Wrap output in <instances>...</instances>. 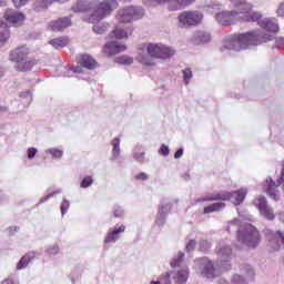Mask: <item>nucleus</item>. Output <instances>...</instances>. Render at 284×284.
<instances>
[{
  "instance_id": "1",
  "label": "nucleus",
  "mask_w": 284,
  "mask_h": 284,
  "mask_svg": "<svg viewBox=\"0 0 284 284\" xmlns=\"http://www.w3.org/2000/svg\"><path fill=\"white\" fill-rule=\"evenodd\" d=\"M258 26L261 29L227 37L221 47V52L227 50L241 52V50H247L254 45L267 43L278 32V21L275 18H263L258 21Z\"/></svg>"
},
{
  "instance_id": "2",
  "label": "nucleus",
  "mask_w": 284,
  "mask_h": 284,
  "mask_svg": "<svg viewBox=\"0 0 284 284\" xmlns=\"http://www.w3.org/2000/svg\"><path fill=\"white\" fill-rule=\"evenodd\" d=\"M216 256L217 261L214 266V262H212L207 257H200L194 261V270L201 276L205 278H216L221 272L227 271L232 267L230 261H232V246L221 242L216 247Z\"/></svg>"
},
{
  "instance_id": "3",
  "label": "nucleus",
  "mask_w": 284,
  "mask_h": 284,
  "mask_svg": "<svg viewBox=\"0 0 284 284\" xmlns=\"http://www.w3.org/2000/svg\"><path fill=\"white\" fill-rule=\"evenodd\" d=\"M138 61H140V63L154 67L156 65V62H154L152 59H161L162 61H168V59H172V57L176 54V50L163 43L149 42L146 44H142L138 49Z\"/></svg>"
},
{
  "instance_id": "4",
  "label": "nucleus",
  "mask_w": 284,
  "mask_h": 284,
  "mask_svg": "<svg viewBox=\"0 0 284 284\" xmlns=\"http://www.w3.org/2000/svg\"><path fill=\"white\" fill-rule=\"evenodd\" d=\"M232 227L239 230L237 241L242 245H245L246 247H256V245L261 243V234H258V230H256L254 225L250 223L241 225V221L234 219L229 222V226L226 227L227 232H231Z\"/></svg>"
},
{
  "instance_id": "5",
  "label": "nucleus",
  "mask_w": 284,
  "mask_h": 284,
  "mask_svg": "<svg viewBox=\"0 0 284 284\" xmlns=\"http://www.w3.org/2000/svg\"><path fill=\"white\" fill-rule=\"evenodd\" d=\"M116 8H119V1L116 0H103L101 2L97 0V6L93 9V12L90 16L83 17V21H85V23H99L100 21H103V19L111 17Z\"/></svg>"
},
{
  "instance_id": "6",
  "label": "nucleus",
  "mask_w": 284,
  "mask_h": 284,
  "mask_svg": "<svg viewBox=\"0 0 284 284\" xmlns=\"http://www.w3.org/2000/svg\"><path fill=\"white\" fill-rule=\"evenodd\" d=\"M26 21V14L23 12L9 9L4 13V20H0V43H6L10 39V26H22Z\"/></svg>"
},
{
  "instance_id": "7",
  "label": "nucleus",
  "mask_w": 284,
  "mask_h": 284,
  "mask_svg": "<svg viewBox=\"0 0 284 284\" xmlns=\"http://www.w3.org/2000/svg\"><path fill=\"white\" fill-rule=\"evenodd\" d=\"M245 196H247V189L242 187L233 192L222 191L206 197H200L195 200V203H205V201H231L233 205H241V203L245 201Z\"/></svg>"
},
{
  "instance_id": "8",
  "label": "nucleus",
  "mask_w": 284,
  "mask_h": 284,
  "mask_svg": "<svg viewBox=\"0 0 284 284\" xmlns=\"http://www.w3.org/2000/svg\"><path fill=\"white\" fill-rule=\"evenodd\" d=\"M145 14V9L139 6H128L119 9L115 19L120 23H132V21H139L143 19Z\"/></svg>"
},
{
  "instance_id": "9",
  "label": "nucleus",
  "mask_w": 284,
  "mask_h": 284,
  "mask_svg": "<svg viewBox=\"0 0 284 284\" xmlns=\"http://www.w3.org/2000/svg\"><path fill=\"white\" fill-rule=\"evenodd\" d=\"M80 65H77L72 69L64 67L62 71V77L70 78V77H73L74 74H81V72H83V68H87V70H95L97 60H94L92 55L83 54L80 60Z\"/></svg>"
},
{
  "instance_id": "10",
  "label": "nucleus",
  "mask_w": 284,
  "mask_h": 284,
  "mask_svg": "<svg viewBox=\"0 0 284 284\" xmlns=\"http://www.w3.org/2000/svg\"><path fill=\"white\" fill-rule=\"evenodd\" d=\"M253 203L263 219H266V221H274V219H276L274 209L267 204V199H265V196L255 197Z\"/></svg>"
},
{
  "instance_id": "11",
  "label": "nucleus",
  "mask_w": 284,
  "mask_h": 284,
  "mask_svg": "<svg viewBox=\"0 0 284 284\" xmlns=\"http://www.w3.org/2000/svg\"><path fill=\"white\" fill-rule=\"evenodd\" d=\"M190 276V268L184 267L171 273H166L160 281V284H171L170 278H173L176 284L187 283Z\"/></svg>"
},
{
  "instance_id": "12",
  "label": "nucleus",
  "mask_w": 284,
  "mask_h": 284,
  "mask_svg": "<svg viewBox=\"0 0 284 284\" xmlns=\"http://www.w3.org/2000/svg\"><path fill=\"white\" fill-rule=\"evenodd\" d=\"M203 21L201 11H184L179 16V22L182 26H199Z\"/></svg>"
},
{
  "instance_id": "13",
  "label": "nucleus",
  "mask_w": 284,
  "mask_h": 284,
  "mask_svg": "<svg viewBox=\"0 0 284 284\" xmlns=\"http://www.w3.org/2000/svg\"><path fill=\"white\" fill-rule=\"evenodd\" d=\"M215 20L220 26H232L236 21H241L239 11H222L215 14Z\"/></svg>"
},
{
  "instance_id": "14",
  "label": "nucleus",
  "mask_w": 284,
  "mask_h": 284,
  "mask_svg": "<svg viewBox=\"0 0 284 284\" xmlns=\"http://www.w3.org/2000/svg\"><path fill=\"white\" fill-rule=\"evenodd\" d=\"M124 224H115L113 227L109 229L106 235L104 236L103 243L105 245L114 244L116 241L121 240V234L125 233Z\"/></svg>"
},
{
  "instance_id": "15",
  "label": "nucleus",
  "mask_w": 284,
  "mask_h": 284,
  "mask_svg": "<svg viewBox=\"0 0 284 284\" xmlns=\"http://www.w3.org/2000/svg\"><path fill=\"white\" fill-rule=\"evenodd\" d=\"M172 210V203L170 200L165 199L162 200L158 207V214L155 216V225H159L161 227L162 225H165V219H168V213Z\"/></svg>"
},
{
  "instance_id": "16",
  "label": "nucleus",
  "mask_w": 284,
  "mask_h": 284,
  "mask_svg": "<svg viewBox=\"0 0 284 284\" xmlns=\"http://www.w3.org/2000/svg\"><path fill=\"white\" fill-rule=\"evenodd\" d=\"M263 190L266 192L267 196L273 201H281V192L278 191V185L272 178H267L263 183Z\"/></svg>"
},
{
  "instance_id": "17",
  "label": "nucleus",
  "mask_w": 284,
  "mask_h": 284,
  "mask_svg": "<svg viewBox=\"0 0 284 284\" xmlns=\"http://www.w3.org/2000/svg\"><path fill=\"white\" fill-rule=\"evenodd\" d=\"M128 47L125 44H121L118 41L106 42L103 47V52L108 57H114V54H119L120 52H125Z\"/></svg>"
},
{
  "instance_id": "18",
  "label": "nucleus",
  "mask_w": 284,
  "mask_h": 284,
  "mask_svg": "<svg viewBox=\"0 0 284 284\" xmlns=\"http://www.w3.org/2000/svg\"><path fill=\"white\" fill-rule=\"evenodd\" d=\"M70 26H72V19L63 17L51 21L49 23V30H52V32H63V30H65V28H70Z\"/></svg>"
},
{
  "instance_id": "19",
  "label": "nucleus",
  "mask_w": 284,
  "mask_h": 284,
  "mask_svg": "<svg viewBox=\"0 0 284 284\" xmlns=\"http://www.w3.org/2000/svg\"><path fill=\"white\" fill-rule=\"evenodd\" d=\"M97 8V0H78L71 9L73 12H90Z\"/></svg>"
},
{
  "instance_id": "20",
  "label": "nucleus",
  "mask_w": 284,
  "mask_h": 284,
  "mask_svg": "<svg viewBox=\"0 0 284 284\" xmlns=\"http://www.w3.org/2000/svg\"><path fill=\"white\" fill-rule=\"evenodd\" d=\"M70 0H34L33 10L34 12H45L54 2L67 3Z\"/></svg>"
},
{
  "instance_id": "21",
  "label": "nucleus",
  "mask_w": 284,
  "mask_h": 284,
  "mask_svg": "<svg viewBox=\"0 0 284 284\" xmlns=\"http://www.w3.org/2000/svg\"><path fill=\"white\" fill-rule=\"evenodd\" d=\"M212 41V34L207 31H195L192 37V42L195 45H205V43H210Z\"/></svg>"
},
{
  "instance_id": "22",
  "label": "nucleus",
  "mask_w": 284,
  "mask_h": 284,
  "mask_svg": "<svg viewBox=\"0 0 284 284\" xmlns=\"http://www.w3.org/2000/svg\"><path fill=\"white\" fill-rule=\"evenodd\" d=\"M28 48L20 47L10 53V61H14V63H21V61H26L28 59Z\"/></svg>"
},
{
  "instance_id": "23",
  "label": "nucleus",
  "mask_w": 284,
  "mask_h": 284,
  "mask_svg": "<svg viewBox=\"0 0 284 284\" xmlns=\"http://www.w3.org/2000/svg\"><path fill=\"white\" fill-rule=\"evenodd\" d=\"M231 8H234L233 11L239 12L240 17L242 12H248V10H252V6L247 0H231Z\"/></svg>"
},
{
  "instance_id": "24",
  "label": "nucleus",
  "mask_w": 284,
  "mask_h": 284,
  "mask_svg": "<svg viewBox=\"0 0 284 284\" xmlns=\"http://www.w3.org/2000/svg\"><path fill=\"white\" fill-rule=\"evenodd\" d=\"M185 258V253H183L182 251L178 252L171 260V267L174 270L172 272H179V270H183L184 267L187 266H183L181 267V263H183V260Z\"/></svg>"
},
{
  "instance_id": "25",
  "label": "nucleus",
  "mask_w": 284,
  "mask_h": 284,
  "mask_svg": "<svg viewBox=\"0 0 284 284\" xmlns=\"http://www.w3.org/2000/svg\"><path fill=\"white\" fill-rule=\"evenodd\" d=\"M34 65H37V61L27 58L26 60L18 62L16 64V68L19 72H30V70H32V68H34Z\"/></svg>"
},
{
  "instance_id": "26",
  "label": "nucleus",
  "mask_w": 284,
  "mask_h": 284,
  "mask_svg": "<svg viewBox=\"0 0 284 284\" xmlns=\"http://www.w3.org/2000/svg\"><path fill=\"white\" fill-rule=\"evenodd\" d=\"M111 161H116L121 156V138H114L111 141Z\"/></svg>"
},
{
  "instance_id": "27",
  "label": "nucleus",
  "mask_w": 284,
  "mask_h": 284,
  "mask_svg": "<svg viewBox=\"0 0 284 284\" xmlns=\"http://www.w3.org/2000/svg\"><path fill=\"white\" fill-rule=\"evenodd\" d=\"M261 13L256 12V11H252V10H248L246 12H242L241 16H240V20L242 21H248V22H256L257 21V24L258 22L261 21Z\"/></svg>"
},
{
  "instance_id": "28",
  "label": "nucleus",
  "mask_w": 284,
  "mask_h": 284,
  "mask_svg": "<svg viewBox=\"0 0 284 284\" xmlns=\"http://www.w3.org/2000/svg\"><path fill=\"white\" fill-rule=\"evenodd\" d=\"M132 27H129L128 30L125 31L123 28L120 26L115 27V29L112 31L111 37L115 39H128L130 34H132Z\"/></svg>"
},
{
  "instance_id": "29",
  "label": "nucleus",
  "mask_w": 284,
  "mask_h": 284,
  "mask_svg": "<svg viewBox=\"0 0 284 284\" xmlns=\"http://www.w3.org/2000/svg\"><path fill=\"white\" fill-rule=\"evenodd\" d=\"M225 210V203L224 202H215L209 206H205L203 210V214H212L214 212H221Z\"/></svg>"
},
{
  "instance_id": "30",
  "label": "nucleus",
  "mask_w": 284,
  "mask_h": 284,
  "mask_svg": "<svg viewBox=\"0 0 284 284\" xmlns=\"http://www.w3.org/2000/svg\"><path fill=\"white\" fill-rule=\"evenodd\" d=\"M133 159L138 163H144L145 161V151L143 150V145L136 144L133 150Z\"/></svg>"
},
{
  "instance_id": "31",
  "label": "nucleus",
  "mask_w": 284,
  "mask_h": 284,
  "mask_svg": "<svg viewBox=\"0 0 284 284\" xmlns=\"http://www.w3.org/2000/svg\"><path fill=\"white\" fill-rule=\"evenodd\" d=\"M44 154H49L54 161H61V159H63L64 151L63 149L49 148L44 151Z\"/></svg>"
},
{
  "instance_id": "32",
  "label": "nucleus",
  "mask_w": 284,
  "mask_h": 284,
  "mask_svg": "<svg viewBox=\"0 0 284 284\" xmlns=\"http://www.w3.org/2000/svg\"><path fill=\"white\" fill-rule=\"evenodd\" d=\"M32 258H34V256H32V254H26L23 255L19 262L16 265V270H18V272H21V270H26V267H28V265H30Z\"/></svg>"
},
{
  "instance_id": "33",
  "label": "nucleus",
  "mask_w": 284,
  "mask_h": 284,
  "mask_svg": "<svg viewBox=\"0 0 284 284\" xmlns=\"http://www.w3.org/2000/svg\"><path fill=\"white\" fill-rule=\"evenodd\" d=\"M196 0H175L173 4H171L170 10H182V8H187V6H192Z\"/></svg>"
},
{
  "instance_id": "34",
  "label": "nucleus",
  "mask_w": 284,
  "mask_h": 284,
  "mask_svg": "<svg viewBox=\"0 0 284 284\" xmlns=\"http://www.w3.org/2000/svg\"><path fill=\"white\" fill-rule=\"evenodd\" d=\"M50 45H52V48H55V50L65 48V45H68L69 40L65 37H60V38H55L52 39L51 41H49Z\"/></svg>"
},
{
  "instance_id": "35",
  "label": "nucleus",
  "mask_w": 284,
  "mask_h": 284,
  "mask_svg": "<svg viewBox=\"0 0 284 284\" xmlns=\"http://www.w3.org/2000/svg\"><path fill=\"white\" fill-rule=\"evenodd\" d=\"M61 253V246L59 245V243H53V244H49L45 250H44V254H47V256H58V254Z\"/></svg>"
},
{
  "instance_id": "36",
  "label": "nucleus",
  "mask_w": 284,
  "mask_h": 284,
  "mask_svg": "<svg viewBox=\"0 0 284 284\" xmlns=\"http://www.w3.org/2000/svg\"><path fill=\"white\" fill-rule=\"evenodd\" d=\"M20 101L24 108H28L32 103V91L27 90L20 93Z\"/></svg>"
},
{
  "instance_id": "37",
  "label": "nucleus",
  "mask_w": 284,
  "mask_h": 284,
  "mask_svg": "<svg viewBox=\"0 0 284 284\" xmlns=\"http://www.w3.org/2000/svg\"><path fill=\"white\" fill-rule=\"evenodd\" d=\"M241 272L242 274H245L248 281H254V276H256V272L254 271V267H252L250 264L244 265Z\"/></svg>"
},
{
  "instance_id": "38",
  "label": "nucleus",
  "mask_w": 284,
  "mask_h": 284,
  "mask_svg": "<svg viewBox=\"0 0 284 284\" xmlns=\"http://www.w3.org/2000/svg\"><path fill=\"white\" fill-rule=\"evenodd\" d=\"M174 1L176 0H143V3L148 8H152L156 6V3H169V10H170V7L173 6Z\"/></svg>"
},
{
  "instance_id": "39",
  "label": "nucleus",
  "mask_w": 284,
  "mask_h": 284,
  "mask_svg": "<svg viewBox=\"0 0 284 284\" xmlns=\"http://www.w3.org/2000/svg\"><path fill=\"white\" fill-rule=\"evenodd\" d=\"M115 63H119L120 65H132V63H134V58L130 55H120L115 58Z\"/></svg>"
},
{
  "instance_id": "40",
  "label": "nucleus",
  "mask_w": 284,
  "mask_h": 284,
  "mask_svg": "<svg viewBox=\"0 0 284 284\" xmlns=\"http://www.w3.org/2000/svg\"><path fill=\"white\" fill-rule=\"evenodd\" d=\"M106 31H108V23L105 22L93 23V32H95V34H103Z\"/></svg>"
},
{
  "instance_id": "41",
  "label": "nucleus",
  "mask_w": 284,
  "mask_h": 284,
  "mask_svg": "<svg viewBox=\"0 0 284 284\" xmlns=\"http://www.w3.org/2000/svg\"><path fill=\"white\" fill-rule=\"evenodd\" d=\"M93 183H94V178H92V175H87L80 182V187L82 190H88V187H92Z\"/></svg>"
},
{
  "instance_id": "42",
  "label": "nucleus",
  "mask_w": 284,
  "mask_h": 284,
  "mask_svg": "<svg viewBox=\"0 0 284 284\" xmlns=\"http://www.w3.org/2000/svg\"><path fill=\"white\" fill-rule=\"evenodd\" d=\"M182 74H183V83L184 85H190V81H192V78L194 77L192 74V70L186 68L182 71Z\"/></svg>"
},
{
  "instance_id": "43",
  "label": "nucleus",
  "mask_w": 284,
  "mask_h": 284,
  "mask_svg": "<svg viewBox=\"0 0 284 284\" xmlns=\"http://www.w3.org/2000/svg\"><path fill=\"white\" fill-rule=\"evenodd\" d=\"M112 214L114 219H125V210L122 206L115 205L113 207Z\"/></svg>"
},
{
  "instance_id": "44",
  "label": "nucleus",
  "mask_w": 284,
  "mask_h": 284,
  "mask_svg": "<svg viewBox=\"0 0 284 284\" xmlns=\"http://www.w3.org/2000/svg\"><path fill=\"white\" fill-rule=\"evenodd\" d=\"M60 210L62 216H65V214H68V211L70 210V201H68V199L63 197Z\"/></svg>"
},
{
  "instance_id": "45",
  "label": "nucleus",
  "mask_w": 284,
  "mask_h": 284,
  "mask_svg": "<svg viewBox=\"0 0 284 284\" xmlns=\"http://www.w3.org/2000/svg\"><path fill=\"white\" fill-rule=\"evenodd\" d=\"M212 244L207 240L200 241V251L201 252H210Z\"/></svg>"
},
{
  "instance_id": "46",
  "label": "nucleus",
  "mask_w": 284,
  "mask_h": 284,
  "mask_svg": "<svg viewBox=\"0 0 284 284\" xmlns=\"http://www.w3.org/2000/svg\"><path fill=\"white\" fill-rule=\"evenodd\" d=\"M232 284H247V280H245L243 276L235 274L233 275L231 280Z\"/></svg>"
},
{
  "instance_id": "47",
  "label": "nucleus",
  "mask_w": 284,
  "mask_h": 284,
  "mask_svg": "<svg viewBox=\"0 0 284 284\" xmlns=\"http://www.w3.org/2000/svg\"><path fill=\"white\" fill-rule=\"evenodd\" d=\"M57 194H61V190H57L55 192L49 193L48 195L41 197L39 205H41V203H47V201H50V199H53V196H57Z\"/></svg>"
},
{
  "instance_id": "48",
  "label": "nucleus",
  "mask_w": 284,
  "mask_h": 284,
  "mask_svg": "<svg viewBox=\"0 0 284 284\" xmlns=\"http://www.w3.org/2000/svg\"><path fill=\"white\" fill-rule=\"evenodd\" d=\"M39 150L34 146H31L27 150V156L29 159V161H32V159H34V156H37Z\"/></svg>"
},
{
  "instance_id": "49",
  "label": "nucleus",
  "mask_w": 284,
  "mask_h": 284,
  "mask_svg": "<svg viewBox=\"0 0 284 284\" xmlns=\"http://www.w3.org/2000/svg\"><path fill=\"white\" fill-rule=\"evenodd\" d=\"M237 214L241 216V219H244V221H254L252 214L247 213L246 211H237Z\"/></svg>"
},
{
  "instance_id": "50",
  "label": "nucleus",
  "mask_w": 284,
  "mask_h": 284,
  "mask_svg": "<svg viewBox=\"0 0 284 284\" xmlns=\"http://www.w3.org/2000/svg\"><path fill=\"white\" fill-rule=\"evenodd\" d=\"M195 247H196V241L195 240H190L186 243L185 251L190 254L193 250H195Z\"/></svg>"
},
{
  "instance_id": "51",
  "label": "nucleus",
  "mask_w": 284,
  "mask_h": 284,
  "mask_svg": "<svg viewBox=\"0 0 284 284\" xmlns=\"http://www.w3.org/2000/svg\"><path fill=\"white\" fill-rule=\"evenodd\" d=\"M159 154H162V156H169L170 155V146L162 144L159 149Z\"/></svg>"
},
{
  "instance_id": "52",
  "label": "nucleus",
  "mask_w": 284,
  "mask_h": 284,
  "mask_svg": "<svg viewBox=\"0 0 284 284\" xmlns=\"http://www.w3.org/2000/svg\"><path fill=\"white\" fill-rule=\"evenodd\" d=\"M16 8H23V6H28L30 0H12Z\"/></svg>"
},
{
  "instance_id": "53",
  "label": "nucleus",
  "mask_w": 284,
  "mask_h": 284,
  "mask_svg": "<svg viewBox=\"0 0 284 284\" xmlns=\"http://www.w3.org/2000/svg\"><path fill=\"white\" fill-rule=\"evenodd\" d=\"M150 179V175L145 172H140L135 175V181H148Z\"/></svg>"
},
{
  "instance_id": "54",
  "label": "nucleus",
  "mask_w": 284,
  "mask_h": 284,
  "mask_svg": "<svg viewBox=\"0 0 284 284\" xmlns=\"http://www.w3.org/2000/svg\"><path fill=\"white\" fill-rule=\"evenodd\" d=\"M275 48H278L280 50H284V38H276Z\"/></svg>"
},
{
  "instance_id": "55",
  "label": "nucleus",
  "mask_w": 284,
  "mask_h": 284,
  "mask_svg": "<svg viewBox=\"0 0 284 284\" xmlns=\"http://www.w3.org/2000/svg\"><path fill=\"white\" fill-rule=\"evenodd\" d=\"M183 152H185L183 148L178 149L174 153V159H181V156H183Z\"/></svg>"
},
{
  "instance_id": "56",
  "label": "nucleus",
  "mask_w": 284,
  "mask_h": 284,
  "mask_svg": "<svg viewBox=\"0 0 284 284\" xmlns=\"http://www.w3.org/2000/svg\"><path fill=\"white\" fill-rule=\"evenodd\" d=\"M209 8H212V10H221V3L219 2H212Z\"/></svg>"
},
{
  "instance_id": "57",
  "label": "nucleus",
  "mask_w": 284,
  "mask_h": 284,
  "mask_svg": "<svg viewBox=\"0 0 284 284\" xmlns=\"http://www.w3.org/2000/svg\"><path fill=\"white\" fill-rule=\"evenodd\" d=\"M16 232H19V227L17 226L9 227V234H16Z\"/></svg>"
},
{
  "instance_id": "58",
  "label": "nucleus",
  "mask_w": 284,
  "mask_h": 284,
  "mask_svg": "<svg viewBox=\"0 0 284 284\" xmlns=\"http://www.w3.org/2000/svg\"><path fill=\"white\" fill-rule=\"evenodd\" d=\"M182 179L184 180V181H190V174L189 173H184L183 175H182Z\"/></svg>"
},
{
  "instance_id": "59",
  "label": "nucleus",
  "mask_w": 284,
  "mask_h": 284,
  "mask_svg": "<svg viewBox=\"0 0 284 284\" xmlns=\"http://www.w3.org/2000/svg\"><path fill=\"white\" fill-rule=\"evenodd\" d=\"M3 74H4L3 68L0 67V79L1 77H3Z\"/></svg>"
},
{
  "instance_id": "60",
  "label": "nucleus",
  "mask_w": 284,
  "mask_h": 284,
  "mask_svg": "<svg viewBox=\"0 0 284 284\" xmlns=\"http://www.w3.org/2000/svg\"><path fill=\"white\" fill-rule=\"evenodd\" d=\"M150 284H161V281H151Z\"/></svg>"
},
{
  "instance_id": "61",
  "label": "nucleus",
  "mask_w": 284,
  "mask_h": 284,
  "mask_svg": "<svg viewBox=\"0 0 284 284\" xmlns=\"http://www.w3.org/2000/svg\"><path fill=\"white\" fill-rule=\"evenodd\" d=\"M0 6H6V1L0 0Z\"/></svg>"
},
{
  "instance_id": "62",
  "label": "nucleus",
  "mask_w": 284,
  "mask_h": 284,
  "mask_svg": "<svg viewBox=\"0 0 284 284\" xmlns=\"http://www.w3.org/2000/svg\"><path fill=\"white\" fill-rule=\"evenodd\" d=\"M173 203H179V199L173 200Z\"/></svg>"
},
{
  "instance_id": "63",
  "label": "nucleus",
  "mask_w": 284,
  "mask_h": 284,
  "mask_svg": "<svg viewBox=\"0 0 284 284\" xmlns=\"http://www.w3.org/2000/svg\"><path fill=\"white\" fill-rule=\"evenodd\" d=\"M0 110H1L2 112H6V108H0Z\"/></svg>"
},
{
  "instance_id": "64",
  "label": "nucleus",
  "mask_w": 284,
  "mask_h": 284,
  "mask_svg": "<svg viewBox=\"0 0 284 284\" xmlns=\"http://www.w3.org/2000/svg\"><path fill=\"white\" fill-rule=\"evenodd\" d=\"M123 1H125V2L130 3V1H132V0H123Z\"/></svg>"
}]
</instances>
